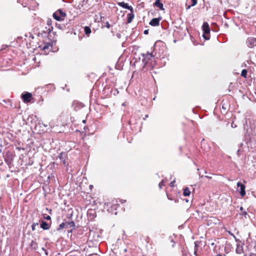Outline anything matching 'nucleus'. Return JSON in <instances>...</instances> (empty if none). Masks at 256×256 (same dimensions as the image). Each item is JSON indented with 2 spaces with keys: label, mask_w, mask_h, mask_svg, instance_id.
<instances>
[{
  "label": "nucleus",
  "mask_w": 256,
  "mask_h": 256,
  "mask_svg": "<svg viewBox=\"0 0 256 256\" xmlns=\"http://www.w3.org/2000/svg\"><path fill=\"white\" fill-rule=\"evenodd\" d=\"M142 61L144 64L143 68L145 67L147 64H150L151 67H152V64H151L152 58L154 56L152 54L148 52L146 54H142Z\"/></svg>",
  "instance_id": "obj_1"
},
{
  "label": "nucleus",
  "mask_w": 256,
  "mask_h": 256,
  "mask_svg": "<svg viewBox=\"0 0 256 256\" xmlns=\"http://www.w3.org/2000/svg\"><path fill=\"white\" fill-rule=\"evenodd\" d=\"M66 14L63 12L62 10H59L53 14L54 18L58 21L63 20Z\"/></svg>",
  "instance_id": "obj_2"
},
{
  "label": "nucleus",
  "mask_w": 256,
  "mask_h": 256,
  "mask_svg": "<svg viewBox=\"0 0 256 256\" xmlns=\"http://www.w3.org/2000/svg\"><path fill=\"white\" fill-rule=\"evenodd\" d=\"M202 30L204 32L203 37L206 40H208L210 37L207 36L210 34V28L209 27V25L207 22H205L202 25Z\"/></svg>",
  "instance_id": "obj_3"
},
{
  "label": "nucleus",
  "mask_w": 256,
  "mask_h": 256,
  "mask_svg": "<svg viewBox=\"0 0 256 256\" xmlns=\"http://www.w3.org/2000/svg\"><path fill=\"white\" fill-rule=\"evenodd\" d=\"M40 49L47 54L52 48V44L50 42H44L39 46Z\"/></svg>",
  "instance_id": "obj_4"
},
{
  "label": "nucleus",
  "mask_w": 256,
  "mask_h": 256,
  "mask_svg": "<svg viewBox=\"0 0 256 256\" xmlns=\"http://www.w3.org/2000/svg\"><path fill=\"white\" fill-rule=\"evenodd\" d=\"M22 98L24 102H30L32 98V94L30 92H26L22 94Z\"/></svg>",
  "instance_id": "obj_5"
},
{
  "label": "nucleus",
  "mask_w": 256,
  "mask_h": 256,
  "mask_svg": "<svg viewBox=\"0 0 256 256\" xmlns=\"http://www.w3.org/2000/svg\"><path fill=\"white\" fill-rule=\"evenodd\" d=\"M237 186L238 188H240V189L238 190L240 192V195L244 197L246 195L245 186L239 182L237 183Z\"/></svg>",
  "instance_id": "obj_6"
},
{
  "label": "nucleus",
  "mask_w": 256,
  "mask_h": 256,
  "mask_svg": "<svg viewBox=\"0 0 256 256\" xmlns=\"http://www.w3.org/2000/svg\"><path fill=\"white\" fill-rule=\"evenodd\" d=\"M246 44L248 47L252 48L256 46V40L254 38H248L246 40Z\"/></svg>",
  "instance_id": "obj_7"
},
{
  "label": "nucleus",
  "mask_w": 256,
  "mask_h": 256,
  "mask_svg": "<svg viewBox=\"0 0 256 256\" xmlns=\"http://www.w3.org/2000/svg\"><path fill=\"white\" fill-rule=\"evenodd\" d=\"M160 18H153L150 22V24L152 26H158L160 24Z\"/></svg>",
  "instance_id": "obj_8"
},
{
  "label": "nucleus",
  "mask_w": 256,
  "mask_h": 256,
  "mask_svg": "<svg viewBox=\"0 0 256 256\" xmlns=\"http://www.w3.org/2000/svg\"><path fill=\"white\" fill-rule=\"evenodd\" d=\"M58 158L62 160V162L64 166H67L68 164L66 162V154H64L63 152H61L58 155Z\"/></svg>",
  "instance_id": "obj_9"
},
{
  "label": "nucleus",
  "mask_w": 256,
  "mask_h": 256,
  "mask_svg": "<svg viewBox=\"0 0 256 256\" xmlns=\"http://www.w3.org/2000/svg\"><path fill=\"white\" fill-rule=\"evenodd\" d=\"M40 228H42L43 230H47L50 228V225L45 221L42 220L40 222Z\"/></svg>",
  "instance_id": "obj_10"
},
{
  "label": "nucleus",
  "mask_w": 256,
  "mask_h": 256,
  "mask_svg": "<svg viewBox=\"0 0 256 256\" xmlns=\"http://www.w3.org/2000/svg\"><path fill=\"white\" fill-rule=\"evenodd\" d=\"M118 5L123 8H126L132 11V8L131 6H129L126 3L124 2H120L118 3Z\"/></svg>",
  "instance_id": "obj_11"
},
{
  "label": "nucleus",
  "mask_w": 256,
  "mask_h": 256,
  "mask_svg": "<svg viewBox=\"0 0 256 256\" xmlns=\"http://www.w3.org/2000/svg\"><path fill=\"white\" fill-rule=\"evenodd\" d=\"M154 6L162 10H164L163 4L160 2V0H156L154 3Z\"/></svg>",
  "instance_id": "obj_12"
},
{
  "label": "nucleus",
  "mask_w": 256,
  "mask_h": 256,
  "mask_svg": "<svg viewBox=\"0 0 256 256\" xmlns=\"http://www.w3.org/2000/svg\"><path fill=\"white\" fill-rule=\"evenodd\" d=\"M53 28L52 26L48 24V27H46L45 30H44V34H50L51 31L52 30Z\"/></svg>",
  "instance_id": "obj_13"
},
{
  "label": "nucleus",
  "mask_w": 256,
  "mask_h": 256,
  "mask_svg": "<svg viewBox=\"0 0 256 256\" xmlns=\"http://www.w3.org/2000/svg\"><path fill=\"white\" fill-rule=\"evenodd\" d=\"M66 226L67 228H74L75 226L74 222L73 221L66 222Z\"/></svg>",
  "instance_id": "obj_14"
},
{
  "label": "nucleus",
  "mask_w": 256,
  "mask_h": 256,
  "mask_svg": "<svg viewBox=\"0 0 256 256\" xmlns=\"http://www.w3.org/2000/svg\"><path fill=\"white\" fill-rule=\"evenodd\" d=\"M190 194V192L188 188H186L184 190L183 194L184 196H189Z\"/></svg>",
  "instance_id": "obj_15"
},
{
  "label": "nucleus",
  "mask_w": 256,
  "mask_h": 256,
  "mask_svg": "<svg viewBox=\"0 0 256 256\" xmlns=\"http://www.w3.org/2000/svg\"><path fill=\"white\" fill-rule=\"evenodd\" d=\"M30 246L36 250L38 248V244L34 240H32L30 244Z\"/></svg>",
  "instance_id": "obj_16"
},
{
  "label": "nucleus",
  "mask_w": 256,
  "mask_h": 256,
  "mask_svg": "<svg viewBox=\"0 0 256 256\" xmlns=\"http://www.w3.org/2000/svg\"><path fill=\"white\" fill-rule=\"evenodd\" d=\"M66 222H62L60 224L58 228H57V230H60L63 229L64 228H66Z\"/></svg>",
  "instance_id": "obj_17"
},
{
  "label": "nucleus",
  "mask_w": 256,
  "mask_h": 256,
  "mask_svg": "<svg viewBox=\"0 0 256 256\" xmlns=\"http://www.w3.org/2000/svg\"><path fill=\"white\" fill-rule=\"evenodd\" d=\"M84 32L86 35H88L91 32V30L90 27L86 26L84 28Z\"/></svg>",
  "instance_id": "obj_18"
},
{
  "label": "nucleus",
  "mask_w": 256,
  "mask_h": 256,
  "mask_svg": "<svg viewBox=\"0 0 256 256\" xmlns=\"http://www.w3.org/2000/svg\"><path fill=\"white\" fill-rule=\"evenodd\" d=\"M197 1L198 0H192V4L191 5L188 6L187 9H189L190 7L196 6L197 4Z\"/></svg>",
  "instance_id": "obj_19"
},
{
  "label": "nucleus",
  "mask_w": 256,
  "mask_h": 256,
  "mask_svg": "<svg viewBox=\"0 0 256 256\" xmlns=\"http://www.w3.org/2000/svg\"><path fill=\"white\" fill-rule=\"evenodd\" d=\"M134 14H128V22L130 23L132 20L134 18Z\"/></svg>",
  "instance_id": "obj_20"
},
{
  "label": "nucleus",
  "mask_w": 256,
  "mask_h": 256,
  "mask_svg": "<svg viewBox=\"0 0 256 256\" xmlns=\"http://www.w3.org/2000/svg\"><path fill=\"white\" fill-rule=\"evenodd\" d=\"M241 76L242 77L246 78L247 76V70L245 69L243 70L242 72Z\"/></svg>",
  "instance_id": "obj_21"
},
{
  "label": "nucleus",
  "mask_w": 256,
  "mask_h": 256,
  "mask_svg": "<svg viewBox=\"0 0 256 256\" xmlns=\"http://www.w3.org/2000/svg\"><path fill=\"white\" fill-rule=\"evenodd\" d=\"M236 251L237 254H241L242 252V248L240 247H238Z\"/></svg>",
  "instance_id": "obj_22"
},
{
  "label": "nucleus",
  "mask_w": 256,
  "mask_h": 256,
  "mask_svg": "<svg viewBox=\"0 0 256 256\" xmlns=\"http://www.w3.org/2000/svg\"><path fill=\"white\" fill-rule=\"evenodd\" d=\"M38 222H36V223H34L32 226V230H36V226H38Z\"/></svg>",
  "instance_id": "obj_23"
},
{
  "label": "nucleus",
  "mask_w": 256,
  "mask_h": 256,
  "mask_svg": "<svg viewBox=\"0 0 256 256\" xmlns=\"http://www.w3.org/2000/svg\"><path fill=\"white\" fill-rule=\"evenodd\" d=\"M164 180H162V181L159 183L158 186H159V188H162V186H164Z\"/></svg>",
  "instance_id": "obj_24"
},
{
  "label": "nucleus",
  "mask_w": 256,
  "mask_h": 256,
  "mask_svg": "<svg viewBox=\"0 0 256 256\" xmlns=\"http://www.w3.org/2000/svg\"><path fill=\"white\" fill-rule=\"evenodd\" d=\"M44 218L46 220H50L51 218L50 216H44Z\"/></svg>",
  "instance_id": "obj_25"
},
{
  "label": "nucleus",
  "mask_w": 256,
  "mask_h": 256,
  "mask_svg": "<svg viewBox=\"0 0 256 256\" xmlns=\"http://www.w3.org/2000/svg\"><path fill=\"white\" fill-rule=\"evenodd\" d=\"M106 26L108 28H110V25L108 22H106Z\"/></svg>",
  "instance_id": "obj_26"
},
{
  "label": "nucleus",
  "mask_w": 256,
  "mask_h": 256,
  "mask_svg": "<svg viewBox=\"0 0 256 256\" xmlns=\"http://www.w3.org/2000/svg\"><path fill=\"white\" fill-rule=\"evenodd\" d=\"M174 182H175V180H174L173 181H172V182L170 183V186L171 187H174Z\"/></svg>",
  "instance_id": "obj_27"
},
{
  "label": "nucleus",
  "mask_w": 256,
  "mask_h": 256,
  "mask_svg": "<svg viewBox=\"0 0 256 256\" xmlns=\"http://www.w3.org/2000/svg\"><path fill=\"white\" fill-rule=\"evenodd\" d=\"M242 214L244 216H246L247 215V212L244 211V212H242Z\"/></svg>",
  "instance_id": "obj_28"
},
{
  "label": "nucleus",
  "mask_w": 256,
  "mask_h": 256,
  "mask_svg": "<svg viewBox=\"0 0 256 256\" xmlns=\"http://www.w3.org/2000/svg\"><path fill=\"white\" fill-rule=\"evenodd\" d=\"M144 34H148V30H145L144 31Z\"/></svg>",
  "instance_id": "obj_29"
},
{
  "label": "nucleus",
  "mask_w": 256,
  "mask_h": 256,
  "mask_svg": "<svg viewBox=\"0 0 256 256\" xmlns=\"http://www.w3.org/2000/svg\"><path fill=\"white\" fill-rule=\"evenodd\" d=\"M148 114L145 115V116L144 118V120H146L147 118H148Z\"/></svg>",
  "instance_id": "obj_30"
},
{
  "label": "nucleus",
  "mask_w": 256,
  "mask_h": 256,
  "mask_svg": "<svg viewBox=\"0 0 256 256\" xmlns=\"http://www.w3.org/2000/svg\"><path fill=\"white\" fill-rule=\"evenodd\" d=\"M44 254L46 256H48V252H47V250H45L44 252Z\"/></svg>",
  "instance_id": "obj_31"
},
{
  "label": "nucleus",
  "mask_w": 256,
  "mask_h": 256,
  "mask_svg": "<svg viewBox=\"0 0 256 256\" xmlns=\"http://www.w3.org/2000/svg\"><path fill=\"white\" fill-rule=\"evenodd\" d=\"M205 177L206 178H212L211 177H210V176H205Z\"/></svg>",
  "instance_id": "obj_32"
},
{
  "label": "nucleus",
  "mask_w": 256,
  "mask_h": 256,
  "mask_svg": "<svg viewBox=\"0 0 256 256\" xmlns=\"http://www.w3.org/2000/svg\"><path fill=\"white\" fill-rule=\"evenodd\" d=\"M244 210L243 208H242V207H240V210L241 211H242V210Z\"/></svg>",
  "instance_id": "obj_33"
},
{
  "label": "nucleus",
  "mask_w": 256,
  "mask_h": 256,
  "mask_svg": "<svg viewBox=\"0 0 256 256\" xmlns=\"http://www.w3.org/2000/svg\"><path fill=\"white\" fill-rule=\"evenodd\" d=\"M42 250L45 252V250H46L44 248H42Z\"/></svg>",
  "instance_id": "obj_34"
},
{
  "label": "nucleus",
  "mask_w": 256,
  "mask_h": 256,
  "mask_svg": "<svg viewBox=\"0 0 256 256\" xmlns=\"http://www.w3.org/2000/svg\"><path fill=\"white\" fill-rule=\"evenodd\" d=\"M194 254H195L196 255V250H194Z\"/></svg>",
  "instance_id": "obj_35"
},
{
  "label": "nucleus",
  "mask_w": 256,
  "mask_h": 256,
  "mask_svg": "<svg viewBox=\"0 0 256 256\" xmlns=\"http://www.w3.org/2000/svg\"><path fill=\"white\" fill-rule=\"evenodd\" d=\"M232 127H234V126L236 127V126L233 125V124H232Z\"/></svg>",
  "instance_id": "obj_36"
},
{
  "label": "nucleus",
  "mask_w": 256,
  "mask_h": 256,
  "mask_svg": "<svg viewBox=\"0 0 256 256\" xmlns=\"http://www.w3.org/2000/svg\"><path fill=\"white\" fill-rule=\"evenodd\" d=\"M232 127H234V126L236 127V126L233 125V124H232Z\"/></svg>",
  "instance_id": "obj_37"
},
{
  "label": "nucleus",
  "mask_w": 256,
  "mask_h": 256,
  "mask_svg": "<svg viewBox=\"0 0 256 256\" xmlns=\"http://www.w3.org/2000/svg\"><path fill=\"white\" fill-rule=\"evenodd\" d=\"M232 127H234V126L236 127V126L233 125V124H232Z\"/></svg>",
  "instance_id": "obj_38"
},
{
  "label": "nucleus",
  "mask_w": 256,
  "mask_h": 256,
  "mask_svg": "<svg viewBox=\"0 0 256 256\" xmlns=\"http://www.w3.org/2000/svg\"><path fill=\"white\" fill-rule=\"evenodd\" d=\"M216 256H222V255H220V254H218V255H217Z\"/></svg>",
  "instance_id": "obj_39"
}]
</instances>
